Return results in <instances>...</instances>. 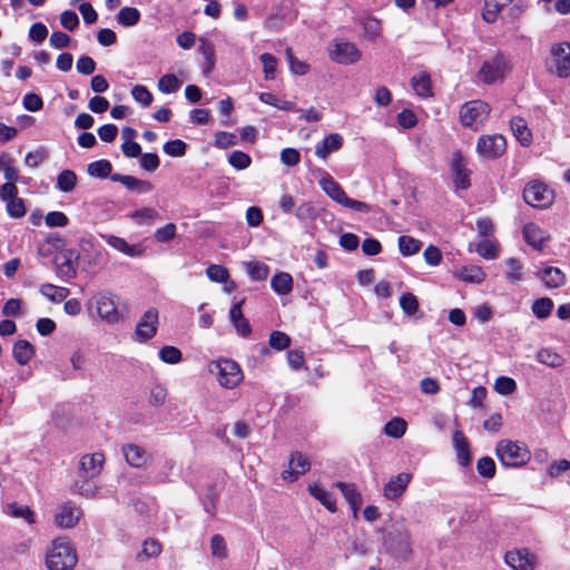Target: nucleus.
<instances>
[{
    "label": "nucleus",
    "mask_w": 570,
    "mask_h": 570,
    "mask_svg": "<svg viewBox=\"0 0 570 570\" xmlns=\"http://www.w3.org/2000/svg\"><path fill=\"white\" fill-rule=\"evenodd\" d=\"M105 455L100 452L83 455L80 460V470L86 479L100 474L104 468Z\"/></svg>",
    "instance_id": "obj_20"
},
{
    "label": "nucleus",
    "mask_w": 570,
    "mask_h": 570,
    "mask_svg": "<svg viewBox=\"0 0 570 570\" xmlns=\"http://www.w3.org/2000/svg\"><path fill=\"white\" fill-rule=\"evenodd\" d=\"M228 163L235 169L244 170L249 167L252 159L246 153L235 150L229 155Z\"/></svg>",
    "instance_id": "obj_54"
},
{
    "label": "nucleus",
    "mask_w": 570,
    "mask_h": 570,
    "mask_svg": "<svg viewBox=\"0 0 570 570\" xmlns=\"http://www.w3.org/2000/svg\"><path fill=\"white\" fill-rule=\"evenodd\" d=\"M269 346L276 351H283L291 345V337L281 331H274L269 335Z\"/></svg>",
    "instance_id": "obj_55"
},
{
    "label": "nucleus",
    "mask_w": 570,
    "mask_h": 570,
    "mask_svg": "<svg viewBox=\"0 0 570 570\" xmlns=\"http://www.w3.org/2000/svg\"><path fill=\"white\" fill-rule=\"evenodd\" d=\"M78 562L75 547L66 537L56 538L46 554L48 570H72Z\"/></svg>",
    "instance_id": "obj_1"
},
{
    "label": "nucleus",
    "mask_w": 570,
    "mask_h": 570,
    "mask_svg": "<svg viewBox=\"0 0 570 570\" xmlns=\"http://www.w3.org/2000/svg\"><path fill=\"white\" fill-rule=\"evenodd\" d=\"M510 128L514 135V137L521 142L523 146H528L532 140V134L528 128L527 121L520 117H513L510 120Z\"/></svg>",
    "instance_id": "obj_30"
},
{
    "label": "nucleus",
    "mask_w": 570,
    "mask_h": 570,
    "mask_svg": "<svg viewBox=\"0 0 570 570\" xmlns=\"http://www.w3.org/2000/svg\"><path fill=\"white\" fill-rule=\"evenodd\" d=\"M128 217L137 225H147L151 224L158 217V213L154 208L144 207L131 212Z\"/></svg>",
    "instance_id": "obj_41"
},
{
    "label": "nucleus",
    "mask_w": 570,
    "mask_h": 570,
    "mask_svg": "<svg viewBox=\"0 0 570 570\" xmlns=\"http://www.w3.org/2000/svg\"><path fill=\"white\" fill-rule=\"evenodd\" d=\"M271 286L278 295H286L293 289V277L286 272H278L272 277Z\"/></svg>",
    "instance_id": "obj_31"
},
{
    "label": "nucleus",
    "mask_w": 570,
    "mask_h": 570,
    "mask_svg": "<svg viewBox=\"0 0 570 570\" xmlns=\"http://www.w3.org/2000/svg\"><path fill=\"white\" fill-rule=\"evenodd\" d=\"M112 166L109 160L100 159L88 165L87 171L91 177L107 178L111 176Z\"/></svg>",
    "instance_id": "obj_40"
},
{
    "label": "nucleus",
    "mask_w": 570,
    "mask_h": 570,
    "mask_svg": "<svg viewBox=\"0 0 570 570\" xmlns=\"http://www.w3.org/2000/svg\"><path fill=\"white\" fill-rule=\"evenodd\" d=\"M181 82L175 75L168 73L158 80V89L164 94L176 92L180 88Z\"/></svg>",
    "instance_id": "obj_50"
},
{
    "label": "nucleus",
    "mask_w": 570,
    "mask_h": 570,
    "mask_svg": "<svg viewBox=\"0 0 570 570\" xmlns=\"http://www.w3.org/2000/svg\"><path fill=\"white\" fill-rule=\"evenodd\" d=\"M131 96L134 100L140 104L144 108L149 107L153 102V94L142 85L134 86L131 89Z\"/></svg>",
    "instance_id": "obj_49"
},
{
    "label": "nucleus",
    "mask_w": 570,
    "mask_h": 570,
    "mask_svg": "<svg viewBox=\"0 0 570 570\" xmlns=\"http://www.w3.org/2000/svg\"><path fill=\"white\" fill-rule=\"evenodd\" d=\"M309 468V460L303 453L294 452L291 454L288 468L282 472V479L287 482H294L305 474Z\"/></svg>",
    "instance_id": "obj_15"
},
{
    "label": "nucleus",
    "mask_w": 570,
    "mask_h": 570,
    "mask_svg": "<svg viewBox=\"0 0 570 570\" xmlns=\"http://www.w3.org/2000/svg\"><path fill=\"white\" fill-rule=\"evenodd\" d=\"M336 487L341 490L351 508L356 512L361 508L363 501L361 494L356 491L355 485L351 483L337 482Z\"/></svg>",
    "instance_id": "obj_33"
},
{
    "label": "nucleus",
    "mask_w": 570,
    "mask_h": 570,
    "mask_svg": "<svg viewBox=\"0 0 570 570\" xmlns=\"http://www.w3.org/2000/svg\"><path fill=\"white\" fill-rule=\"evenodd\" d=\"M411 480L412 475L405 472L391 478L384 487V497L389 500H395L400 498L405 492Z\"/></svg>",
    "instance_id": "obj_19"
},
{
    "label": "nucleus",
    "mask_w": 570,
    "mask_h": 570,
    "mask_svg": "<svg viewBox=\"0 0 570 570\" xmlns=\"http://www.w3.org/2000/svg\"><path fill=\"white\" fill-rule=\"evenodd\" d=\"M400 306L406 315H414L419 311V301L412 293H404L400 297Z\"/></svg>",
    "instance_id": "obj_59"
},
{
    "label": "nucleus",
    "mask_w": 570,
    "mask_h": 570,
    "mask_svg": "<svg viewBox=\"0 0 570 570\" xmlns=\"http://www.w3.org/2000/svg\"><path fill=\"white\" fill-rule=\"evenodd\" d=\"M259 100L263 104L273 106L281 110H294V108H295V105L293 102L287 101V100H281L272 92L259 94Z\"/></svg>",
    "instance_id": "obj_46"
},
{
    "label": "nucleus",
    "mask_w": 570,
    "mask_h": 570,
    "mask_svg": "<svg viewBox=\"0 0 570 570\" xmlns=\"http://www.w3.org/2000/svg\"><path fill=\"white\" fill-rule=\"evenodd\" d=\"M552 308L553 302L548 297L535 299L532 304V312L540 320L547 318L550 315Z\"/></svg>",
    "instance_id": "obj_47"
},
{
    "label": "nucleus",
    "mask_w": 570,
    "mask_h": 570,
    "mask_svg": "<svg viewBox=\"0 0 570 570\" xmlns=\"http://www.w3.org/2000/svg\"><path fill=\"white\" fill-rule=\"evenodd\" d=\"M176 236V225L173 223H168L165 226L157 228L154 237L157 242L166 243L175 238Z\"/></svg>",
    "instance_id": "obj_64"
},
{
    "label": "nucleus",
    "mask_w": 570,
    "mask_h": 570,
    "mask_svg": "<svg viewBox=\"0 0 570 570\" xmlns=\"http://www.w3.org/2000/svg\"><path fill=\"white\" fill-rule=\"evenodd\" d=\"M259 60L263 65V71L266 80H272L275 78L277 59L271 53H262L259 56Z\"/></svg>",
    "instance_id": "obj_53"
},
{
    "label": "nucleus",
    "mask_w": 570,
    "mask_h": 570,
    "mask_svg": "<svg viewBox=\"0 0 570 570\" xmlns=\"http://www.w3.org/2000/svg\"><path fill=\"white\" fill-rule=\"evenodd\" d=\"M507 271L505 277L511 283H517L522 279V265L515 258H509L505 262Z\"/></svg>",
    "instance_id": "obj_51"
},
{
    "label": "nucleus",
    "mask_w": 570,
    "mask_h": 570,
    "mask_svg": "<svg viewBox=\"0 0 570 570\" xmlns=\"http://www.w3.org/2000/svg\"><path fill=\"white\" fill-rule=\"evenodd\" d=\"M246 271L253 281H264L269 274V267L259 262L246 263Z\"/></svg>",
    "instance_id": "obj_44"
},
{
    "label": "nucleus",
    "mask_w": 570,
    "mask_h": 570,
    "mask_svg": "<svg viewBox=\"0 0 570 570\" xmlns=\"http://www.w3.org/2000/svg\"><path fill=\"white\" fill-rule=\"evenodd\" d=\"M328 57L340 65H354L362 58L357 46L345 39H333L327 47Z\"/></svg>",
    "instance_id": "obj_7"
},
{
    "label": "nucleus",
    "mask_w": 570,
    "mask_h": 570,
    "mask_svg": "<svg viewBox=\"0 0 570 570\" xmlns=\"http://www.w3.org/2000/svg\"><path fill=\"white\" fill-rule=\"evenodd\" d=\"M110 179L112 181L120 183L129 190H134L139 194L149 193L153 189V184L150 181L138 179L130 175L112 174Z\"/></svg>",
    "instance_id": "obj_23"
},
{
    "label": "nucleus",
    "mask_w": 570,
    "mask_h": 570,
    "mask_svg": "<svg viewBox=\"0 0 570 570\" xmlns=\"http://www.w3.org/2000/svg\"><path fill=\"white\" fill-rule=\"evenodd\" d=\"M524 202L535 208H547L554 199V193L544 183L530 181L523 189Z\"/></svg>",
    "instance_id": "obj_8"
},
{
    "label": "nucleus",
    "mask_w": 570,
    "mask_h": 570,
    "mask_svg": "<svg viewBox=\"0 0 570 570\" xmlns=\"http://www.w3.org/2000/svg\"><path fill=\"white\" fill-rule=\"evenodd\" d=\"M523 237L527 244L537 250H542L550 235L534 223H529L523 227Z\"/></svg>",
    "instance_id": "obj_18"
},
{
    "label": "nucleus",
    "mask_w": 570,
    "mask_h": 570,
    "mask_svg": "<svg viewBox=\"0 0 570 570\" xmlns=\"http://www.w3.org/2000/svg\"><path fill=\"white\" fill-rule=\"evenodd\" d=\"M476 470L481 476L491 479L495 474V463L489 456L481 458L476 463Z\"/></svg>",
    "instance_id": "obj_62"
},
{
    "label": "nucleus",
    "mask_w": 570,
    "mask_h": 570,
    "mask_svg": "<svg viewBox=\"0 0 570 570\" xmlns=\"http://www.w3.org/2000/svg\"><path fill=\"white\" fill-rule=\"evenodd\" d=\"M308 492L317 501H320L328 511L336 510V500L334 495L328 492L322 484L315 482L308 485Z\"/></svg>",
    "instance_id": "obj_27"
},
{
    "label": "nucleus",
    "mask_w": 570,
    "mask_h": 570,
    "mask_svg": "<svg viewBox=\"0 0 570 570\" xmlns=\"http://www.w3.org/2000/svg\"><path fill=\"white\" fill-rule=\"evenodd\" d=\"M81 510L71 501H67L57 507L53 514V523L59 529H71L80 520Z\"/></svg>",
    "instance_id": "obj_11"
},
{
    "label": "nucleus",
    "mask_w": 570,
    "mask_h": 570,
    "mask_svg": "<svg viewBox=\"0 0 570 570\" xmlns=\"http://www.w3.org/2000/svg\"><path fill=\"white\" fill-rule=\"evenodd\" d=\"M163 551L161 544L156 539H147L142 543V549L137 553V560L142 561L150 558H157Z\"/></svg>",
    "instance_id": "obj_38"
},
{
    "label": "nucleus",
    "mask_w": 570,
    "mask_h": 570,
    "mask_svg": "<svg viewBox=\"0 0 570 570\" xmlns=\"http://www.w3.org/2000/svg\"><path fill=\"white\" fill-rule=\"evenodd\" d=\"M77 184V176L72 170H62L57 178V188L60 191L69 193Z\"/></svg>",
    "instance_id": "obj_42"
},
{
    "label": "nucleus",
    "mask_w": 570,
    "mask_h": 570,
    "mask_svg": "<svg viewBox=\"0 0 570 570\" xmlns=\"http://www.w3.org/2000/svg\"><path fill=\"white\" fill-rule=\"evenodd\" d=\"M451 170L454 186L459 189H468L471 171L466 168V163L460 151H455L452 156Z\"/></svg>",
    "instance_id": "obj_16"
},
{
    "label": "nucleus",
    "mask_w": 570,
    "mask_h": 570,
    "mask_svg": "<svg viewBox=\"0 0 570 570\" xmlns=\"http://www.w3.org/2000/svg\"><path fill=\"white\" fill-rule=\"evenodd\" d=\"M422 243L411 236L399 237V248L402 255L411 256L421 249Z\"/></svg>",
    "instance_id": "obj_43"
},
{
    "label": "nucleus",
    "mask_w": 570,
    "mask_h": 570,
    "mask_svg": "<svg viewBox=\"0 0 570 570\" xmlns=\"http://www.w3.org/2000/svg\"><path fill=\"white\" fill-rule=\"evenodd\" d=\"M411 85L415 94L422 98L432 96L430 75L425 71L412 77Z\"/></svg>",
    "instance_id": "obj_32"
},
{
    "label": "nucleus",
    "mask_w": 570,
    "mask_h": 570,
    "mask_svg": "<svg viewBox=\"0 0 570 570\" xmlns=\"http://www.w3.org/2000/svg\"><path fill=\"white\" fill-rule=\"evenodd\" d=\"M208 278L216 283H226L229 278V272L222 265H210L206 269Z\"/></svg>",
    "instance_id": "obj_58"
},
{
    "label": "nucleus",
    "mask_w": 570,
    "mask_h": 570,
    "mask_svg": "<svg viewBox=\"0 0 570 570\" xmlns=\"http://www.w3.org/2000/svg\"><path fill=\"white\" fill-rule=\"evenodd\" d=\"M158 354L159 358L167 364H177L183 358L180 350L170 345L161 347Z\"/></svg>",
    "instance_id": "obj_52"
},
{
    "label": "nucleus",
    "mask_w": 570,
    "mask_h": 570,
    "mask_svg": "<svg viewBox=\"0 0 570 570\" xmlns=\"http://www.w3.org/2000/svg\"><path fill=\"white\" fill-rule=\"evenodd\" d=\"M12 354H13L14 360L20 365H26L33 357V355H35V347L27 340H19V341H17L14 343V345L12 347Z\"/></svg>",
    "instance_id": "obj_28"
},
{
    "label": "nucleus",
    "mask_w": 570,
    "mask_h": 570,
    "mask_svg": "<svg viewBox=\"0 0 570 570\" xmlns=\"http://www.w3.org/2000/svg\"><path fill=\"white\" fill-rule=\"evenodd\" d=\"M537 361L549 367H560L564 364V358L550 348H541L537 353Z\"/></svg>",
    "instance_id": "obj_36"
},
{
    "label": "nucleus",
    "mask_w": 570,
    "mask_h": 570,
    "mask_svg": "<svg viewBox=\"0 0 570 570\" xmlns=\"http://www.w3.org/2000/svg\"><path fill=\"white\" fill-rule=\"evenodd\" d=\"M495 454L504 466L518 468L525 464L531 453L524 443L512 440H501L497 443Z\"/></svg>",
    "instance_id": "obj_4"
},
{
    "label": "nucleus",
    "mask_w": 570,
    "mask_h": 570,
    "mask_svg": "<svg viewBox=\"0 0 570 570\" xmlns=\"http://www.w3.org/2000/svg\"><path fill=\"white\" fill-rule=\"evenodd\" d=\"M210 553L214 558L224 560L228 556L225 539L220 534H214L210 539Z\"/></svg>",
    "instance_id": "obj_45"
},
{
    "label": "nucleus",
    "mask_w": 570,
    "mask_h": 570,
    "mask_svg": "<svg viewBox=\"0 0 570 570\" xmlns=\"http://www.w3.org/2000/svg\"><path fill=\"white\" fill-rule=\"evenodd\" d=\"M40 293L50 302L59 303L67 298L69 289L66 287H58L52 284H43L40 287Z\"/></svg>",
    "instance_id": "obj_39"
},
{
    "label": "nucleus",
    "mask_w": 570,
    "mask_h": 570,
    "mask_svg": "<svg viewBox=\"0 0 570 570\" xmlns=\"http://www.w3.org/2000/svg\"><path fill=\"white\" fill-rule=\"evenodd\" d=\"M4 512L17 519H23L28 524L36 523V514L30 507L12 502L6 505Z\"/></svg>",
    "instance_id": "obj_29"
},
{
    "label": "nucleus",
    "mask_w": 570,
    "mask_h": 570,
    "mask_svg": "<svg viewBox=\"0 0 570 570\" xmlns=\"http://www.w3.org/2000/svg\"><path fill=\"white\" fill-rule=\"evenodd\" d=\"M158 324V311L149 308L139 320L135 336L138 342H146L155 336Z\"/></svg>",
    "instance_id": "obj_14"
},
{
    "label": "nucleus",
    "mask_w": 570,
    "mask_h": 570,
    "mask_svg": "<svg viewBox=\"0 0 570 570\" xmlns=\"http://www.w3.org/2000/svg\"><path fill=\"white\" fill-rule=\"evenodd\" d=\"M540 277L549 288H558L562 286L566 281L564 274L557 267L544 268Z\"/></svg>",
    "instance_id": "obj_34"
},
{
    "label": "nucleus",
    "mask_w": 570,
    "mask_h": 570,
    "mask_svg": "<svg viewBox=\"0 0 570 570\" xmlns=\"http://www.w3.org/2000/svg\"><path fill=\"white\" fill-rule=\"evenodd\" d=\"M513 0H484V8L482 11V19L487 23H494L501 11L512 3Z\"/></svg>",
    "instance_id": "obj_26"
},
{
    "label": "nucleus",
    "mask_w": 570,
    "mask_h": 570,
    "mask_svg": "<svg viewBox=\"0 0 570 570\" xmlns=\"http://www.w3.org/2000/svg\"><path fill=\"white\" fill-rule=\"evenodd\" d=\"M140 11L134 7H124L117 14V21L124 27H134L140 20Z\"/></svg>",
    "instance_id": "obj_37"
},
{
    "label": "nucleus",
    "mask_w": 570,
    "mask_h": 570,
    "mask_svg": "<svg viewBox=\"0 0 570 570\" xmlns=\"http://www.w3.org/2000/svg\"><path fill=\"white\" fill-rule=\"evenodd\" d=\"M517 390V383L508 376H500L495 380L494 391L501 395H510Z\"/></svg>",
    "instance_id": "obj_56"
},
{
    "label": "nucleus",
    "mask_w": 570,
    "mask_h": 570,
    "mask_svg": "<svg viewBox=\"0 0 570 570\" xmlns=\"http://www.w3.org/2000/svg\"><path fill=\"white\" fill-rule=\"evenodd\" d=\"M509 71V60L503 53L497 52L492 58L483 61L476 72V80L488 86L500 83Z\"/></svg>",
    "instance_id": "obj_5"
},
{
    "label": "nucleus",
    "mask_w": 570,
    "mask_h": 570,
    "mask_svg": "<svg viewBox=\"0 0 570 570\" xmlns=\"http://www.w3.org/2000/svg\"><path fill=\"white\" fill-rule=\"evenodd\" d=\"M121 451L126 462L134 468H141L149 460L148 452L137 444H126Z\"/></svg>",
    "instance_id": "obj_22"
},
{
    "label": "nucleus",
    "mask_w": 570,
    "mask_h": 570,
    "mask_svg": "<svg viewBox=\"0 0 570 570\" xmlns=\"http://www.w3.org/2000/svg\"><path fill=\"white\" fill-rule=\"evenodd\" d=\"M7 213L13 218H21L26 215L24 202L20 197H14L7 202Z\"/></svg>",
    "instance_id": "obj_63"
},
{
    "label": "nucleus",
    "mask_w": 570,
    "mask_h": 570,
    "mask_svg": "<svg viewBox=\"0 0 570 570\" xmlns=\"http://www.w3.org/2000/svg\"><path fill=\"white\" fill-rule=\"evenodd\" d=\"M100 237L115 250L120 252L129 257H140L144 255L145 249L137 244H129L125 238L101 234Z\"/></svg>",
    "instance_id": "obj_17"
},
{
    "label": "nucleus",
    "mask_w": 570,
    "mask_h": 570,
    "mask_svg": "<svg viewBox=\"0 0 570 570\" xmlns=\"http://www.w3.org/2000/svg\"><path fill=\"white\" fill-rule=\"evenodd\" d=\"M551 59L556 73L561 78L570 76V43L561 42L551 48Z\"/></svg>",
    "instance_id": "obj_13"
},
{
    "label": "nucleus",
    "mask_w": 570,
    "mask_h": 570,
    "mask_svg": "<svg viewBox=\"0 0 570 570\" xmlns=\"http://www.w3.org/2000/svg\"><path fill=\"white\" fill-rule=\"evenodd\" d=\"M208 371L215 375L220 386L228 390L238 386L244 379L240 366L230 358H218L210 362Z\"/></svg>",
    "instance_id": "obj_3"
},
{
    "label": "nucleus",
    "mask_w": 570,
    "mask_h": 570,
    "mask_svg": "<svg viewBox=\"0 0 570 570\" xmlns=\"http://www.w3.org/2000/svg\"><path fill=\"white\" fill-rule=\"evenodd\" d=\"M505 151V139L502 135H483L478 139L476 153L484 159H495Z\"/></svg>",
    "instance_id": "obj_9"
},
{
    "label": "nucleus",
    "mask_w": 570,
    "mask_h": 570,
    "mask_svg": "<svg viewBox=\"0 0 570 570\" xmlns=\"http://www.w3.org/2000/svg\"><path fill=\"white\" fill-rule=\"evenodd\" d=\"M90 306H95L99 317L109 323L115 324L120 320L115 297L110 294H98L90 301Z\"/></svg>",
    "instance_id": "obj_10"
},
{
    "label": "nucleus",
    "mask_w": 570,
    "mask_h": 570,
    "mask_svg": "<svg viewBox=\"0 0 570 570\" xmlns=\"http://www.w3.org/2000/svg\"><path fill=\"white\" fill-rule=\"evenodd\" d=\"M498 252L497 244L489 239L479 243L476 246V253L485 259L495 258L498 256Z\"/></svg>",
    "instance_id": "obj_61"
},
{
    "label": "nucleus",
    "mask_w": 570,
    "mask_h": 570,
    "mask_svg": "<svg viewBox=\"0 0 570 570\" xmlns=\"http://www.w3.org/2000/svg\"><path fill=\"white\" fill-rule=\"evenodd\" d=\"M186 142L180 139L169 140L164 144V151L171 157H183L186 154Z\"/></svg>",
    "instance_id": "obj_60"
},
{
    "label": "nucleus",
    "mask_w": 570,
    "mask_h": 570,
    "mask_svg": "<svg viewBox=\"0 0 570 570\" xmlns=\"http://www.w3.org/2000/svg\"><path fill=\"white\" fill-rule=\"evenodd\" d=\"M342 146L343 137L340 134H331L316 145L315 155L326 160L332 153L338 151Z\"/></svg>",
    "instance_id": "obj_21"
},
{
    "label": "nucleus",
    "mask_w": 570,
    "mask_h": 570,
    "mask_svg": "<svg viewBox=\"0 0 570 570\" xmlns=\"http://www.w3.org/2000/svg\"><path fill=\"white\" fill-rule=\"evenodd\" d=\"M286 58L289 63L291 71L298 76H304L309 71V66L305 61L298 60L294 57L292 49H286Z\"/></svg>",
    "instance_id": "obj_57"
},
{
    "label": "nucleus",
    "mask_w": 570,
    "mask_h": 570,
    "mask_svg": "<svg viewBox=\"0 0 570 570\" xmlns=\"http://www.w3.org/2000/svg\"><path fill=\"white\" fill-rule=\"evenodd\" d=\"M456 277L463 282L481 284L484 281V273L478 266H464L456 271Z\"/></svg>",
    "instance_id": "obj_35"
},
{
    "label": "nucleus",
    "mask_w": 570,
    "mask_h": 570,
    "mask_svg": "<svg viewBox=\"0 0 570 570\" xmlns=\"http://www.w3.org/2000/svg\"><path fill=\"white\" fill-rule=\"evenodd\" d=\"M490 114V106L482 100L465 102L460 109V120L464 127L479 130Z\"/></svg>",
    "instance_id": "obj_6"
},
{
    "label": "nucleus",
    "mask_w": 570,
    "mask_h": 570,
    "mask_svg": "<svg viewBox=\"0 0 570 570\" xmlns=\"http://www.w3.org/2000/svg\"><path fill=\"white\" fill-rule=\"evenodd\" d=\"M406 422L403 419L395 417L389 421L384 426V432L392 438L399 439L405 434Z\"/></svg>",
    "instance_id": "obj_48"
},
{
    "label": "nucleus",
    "mask_w": 570,
    "mask_h": 570,
    "mask_svg": "<svg viewBox=\"0 0 570 570\" xmlns=\"http://www.w3.org/2000/svg\"><path fill=\"white\" fill-rule=\"evenodd\" d=\"M504 559L513 570H534L538 566V557L527 548L510 550Z\"/></svg>",
    "instance_id": "obj_12"
},
{
    "label": "nucleus",
    "mask_w": 570,
    "mask_h": 570,
    "mask_svg": "<svg viewBox=\"0 0 570 570\" xmlns=\"http://www.w3.org/2000/svg\"><path fill=\"white\" fill-rule=\"evenodd\" d=\"M320 186L322 190L335 203L346 208H350L360 213H370L372 207L364 203L353 198H350L342 186L334 180V178L325 170L321 171Z\"/></svg>",
    "instance_id": "obj_2"
},
{
    "label": "nucleus",
    "mask_w": 570,
    "mask_h": 570,
    "mask_svg": "<svg viewBox=\"0 0 570 570\" xmlns=\"http://www.w3.org/2000/svg\"><path fill=\"white\" fill-rule=\"evenodd\" d=\"M357 23L362 27L363 38L375 42L382 37L381 21L372 16L361 17Z\"/></svg>",
    "instance_id": "obj_24"
},
{
    "label": "nucleus",
    "mask_w": 570,
    "mask_h": 570,
    "mask_svg": "<svg viewBox=\"0 0 570 570\" xmlns=\"http://www.w3.org/2000/svg\"><path fill=\"white\" fill-rule=\"evenodd\" d=\"M453 445L456 451V458L462 466L471 463L469 442L462 431H455L452 436Z\"/></svg>",
    "instance_id": "obj_25"
}]
</instances>
